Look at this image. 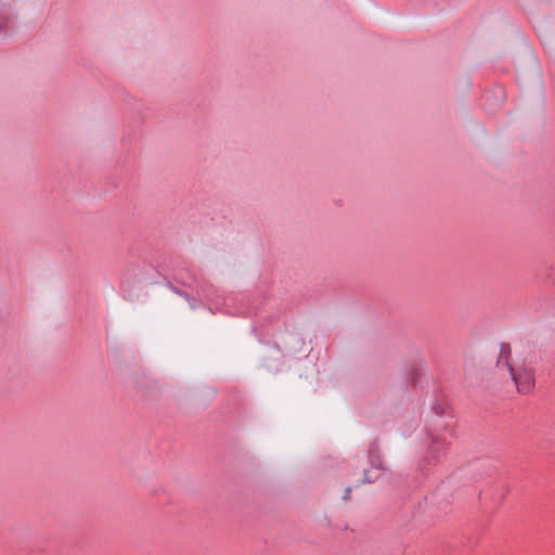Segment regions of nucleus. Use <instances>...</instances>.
Instances as JSON below:
<instances>
[{"label":"nucleus","instance_id":"4","mask_svg":"<svg viewBox=\"0 0 555 555\" xmlns=\"http://www.w3.org/2000/svg\"><path fill=\"white\" fill-rule=\"evenodd\" d=\"M366 481H367V482H371V481H372V479H371L370 477L365 476V479L363 480V482H366Z\"/></svg>","mask_w":555,"mask_h":555},{"label":"nucleus","instance_id":"1","mask_svg":"<svg viewBox=\"0 0 555 555\" xmlns=\"http://www.w3.org/2000/svg\"><path fill=\"white\" fill-rule=\"evenodd\" d=\"M511 380L520 393H529L534 387L533 370L524 362H515Z\"/></svg>","mask_w":555,"mask_h":555},{"label":"nucleus","instance_id":"2","mask_svg":"<svg viewBox=\"0 0 555 555\" xmlns=\"http://www.w3.org/2000/svg\"><path fill=\"white\" fill-rule=\"evenodd\" d=\"M515 362L516 361L513 360L511 356V348L508 346L502 345L500 347L498 359L492 371V377L501 382L511 380V375H513Z\"/></svg>","mask_w":555,"mask_h":555},{"label":"nucleus","instance_id":"3","mask_svg":"<svg viewBox=\"0 0 555 555\" xmlns=\"http://www.w3.org/2000/svg\"><path fill=\"white\" fill-rule=\"evenodd\" d=\"M442 447L440 443L434 441L431 447H430V451L431 452H437L439 450V448Z\"/></svg>","mask_w":555,"mask_h":555}]
</instances>
